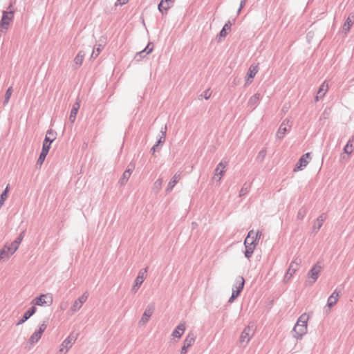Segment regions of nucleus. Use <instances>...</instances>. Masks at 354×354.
Returning <instances> with one entry per match:
<instances>
[{"mask_svg":"<svg viewBox=\"0 0 354 354\" xmlns=\"http://www.w3.org/2000/svg\"><path fill=\"white\" fill-rule=\"evenodd\" d=\"M15 10L12 4L10 3L7 10L2 12V17L0 20V32L4 33L8 29L10 24L14 18Z\"/></svg>","mask_w":354,"mask_h":354,"instance_id":"f257e3e1","label":"nucleus"},{"mask_svg":"<svg viewBox=\"0 0 354 354\" xmlns=\"http://www.w3.org/2000/svg\"><path fill=\"white\" fill-rule=\"evenodd\" d=\"M250 234L254 235L253 230H251L248 232L247 237L244 240V245L245 248L244 254L247 259H250L252 257L254 250L258 243L259 239L261 236V232H257L255 234V239L252 240V242H249L250 239Z\"/></svg>","mask_w":354,"mask_h":354,"instance_id":"f03ea898","label":"nucleus"},{"mask_svg":"<svg viewBox=\"0 0 354 354\" xmlns=\"http://www.w3.org/2000/svg\"><path fill=\"white\" fill-rule=\"evenodd\" d=\"M53 303L52 296L48 295L41 294L39 296L36 297L31 302L32 306H44L45 304L50 305Z\"/></svg>","mask_w":354,"mask_h":354,"instance_id":"7ed1b4c3","label":"nucleus"},{"mask_svg":"<svg viewBox=\"0 0 354 354\" xmlns=\"http://www.w3.org/2000/svg\"><path fill=\"white\" fill-rule=\"evenodd\" d=\"M56 131H55L52 129H49L48 130H47L45 138L43 141L42 148L50 150L51 147V144L56 139Z\"/></svg>","mask_w":354,"mask_h":354,"instance_id":"20e7f679","label":"nucleus"},{"mask_svg":"<svg viewBox=\"0 0 354 354\" xmlns=\"http://www.w3.org/2000/svg\"><path fill=\"white\" fill-rule=\"evenodd\" d=\"M310 155V152L303 154L296 163L293 171L297 172L298 171L303 170L308 164V160L311 159Z\"/></svg>","mask_w":354,"mask_h":354,"instance_id":"39448f33","label":"nucleus"},{"mask_svg":"<svg viewBox=\"0 0 354 354\" xmlns=\"http://www.w3.org/2000/svg\"><path fill=\"white\" fill-rule=\"evenodd\" d=\"M147 272V268L141 269L138 273V275L134 281V283L131 288V292L136 293L140 286L142 284L145 279V276Z\"/></svg>","mask_w":354,"mask_h":354,"instance_id":"423d86ee","label":"nucleus"},{"mask_svg":"<svg viewBox=\"0 0 354 354\" xmlns=\"http://www.w3.org/2000/svg\"><path fill=\"white\" fill-rule=\"evenodd\" d=\"M322 269V267L320 265V263L318 261L308 271L307 275L309 278L313 279V281L310 282V285L313 284L317 281Z\"/></svg>","mask_w":354,"mask_h":354,"instance_id":"0eeeda50","label":"nucleus"},{"mask_svg":"<svg viewBox=\"0 0 354 354\" xmlns=\"http://www.w3.org/2000/svg\"><path fill=\"white\" fill-rule=\"evenodd\" d=\"M155 309V304L153 303H151L148 304L147 308H145L144 313L142 314V316L139 321L140 325H144L145 324L149 319V318L153 315V313Z\"/></svg>","mask_w":354,"mask_h":354,"instance_id":"6e6552de","label":"nucleus"},{"mask_svg":"<svg viewBox=\"0 0 354 354\" xmlns=\"http://www.w3.org/2000/svg\"><path fill=\"white\" fill-rule=\"evenodd\" d=\"M135 167H136V165L133 162H131L127 165V167L126 170L124 171L122 177L119 180V183L121 185H125L127 183V182L128 181L129 178L131 176L133 171L135 169Z\"/></svg>","mask_w":354,"mask_h":354,"instance_id":"1a4fd4ad","label":"nucleus"},{"mask_svg":"<svg viewBox=\"0 0 354 354\" xmlns=\"http://www.w3.org/2000/svg\"><path fill=\"white\" fill-rule=\"evenodd\" d=\"M196 337L193 333H189L183 341V345L180 354H186L188 348L194 343Z\"/></svg>","mask_w":354,"mask_h":354,"instance_id":"9d476101","label":"nucleus"},{"mask_svg":"<svg viewBox=\"0 0 354 354\" xmlns=\"http://www.w3.org/2000/svg\"><path fill=\"white\" fill-rule=\"evenodd\" d=\"M259 71V64L257 65L252 64L247 73L246 77H245V86H247L250 85L254 77H255L256 74L258 73Z\"/></svg>","mask_w":354,"mask_h":354,"instance_id":"9b49d317","label":"nucleus"},{"mask_svg":"<svg viewBox=\"0 0 354 354\" xmlns=\"http://www.w3.org/2000/svg\"><path fill=\"white\" fill-rule=\"evenodd\" d=\"M300 263H301V260L297 261V259H296L290 263L289 268H288V270L286 271L285 276H284L285 281L289 280L292 277V275L298 270Z\"/></svg>","mask_w":354,"mask_h":354,"instance_id":"f8f14e48","label":"nucleus"},{"mask_svg":"<svg viewBox=\"0 0 354 354\" xmlns=\"http://www.w3.org/2000/svg\"><path fill=\"white\" fill-rule=\"evenodd\" d=\"M291 124L292 122L290 121V119L286 118L285 120H283L277 132V137L278 138V139L282 140L283 138L284 135L288 131L286 126L288 125L291 127Z\"/></svg>","mask_w":354,"mask_h":354,"instance_id":"ddd939ff","label":"nucleus"},{"mask_svg":"<svg viewBox=\"0 0 354 354\" xmlns=\"http://www.w3.org/2000/svg\"><path fill=\"white\" fill-rule=\"evenodd\" d=\"M307 333V326L305 325L296 324L292 329V333L294 337L296 339H301L304 335Z\"/></svg>","mask_w":354,"mask_h":354,"instance_id":"4468645a","label":"nucleus"},{"mask_svg":"<svg viewBox=\"0 0 354 354\" xmlns=\"http://www.w3.org/2000/svg\"><path fill=\"white\" fill-rule=\"evenodd\" d=\"M153 44L152 42H149L143 50L136 53L135 59L137 61H140V59L145 58L147 55L151 53L153 51Z\"/></svg>","mask_w":354,"mask_h":354,"instance_id":"2eb2a0df","label":"nucleus"},{"mask_svg":"<svg viewBox=\"0 0 354 354\" xmlns=\"http://www.w3.org/2000/svg\"><path fill=\"white\" fill-rule=\"evenodd\" d=\"M37 311L35 306H31L28 310L24 314L22 317L16 324L17 326H19L26 322L30 317H32Z\"/></svg>","mask_w":354,"mask_h":354,"instance_id":"dca6fc26","label":"nucleus"},{"mask_svg":"<svg viewBox=\"0 0 354 354\" xmlns=\"http://www.w3.org/2000/svg\"><path fill=\"white\" fill-rule=\"evenodd\" d=\"M226 165H227V163L225 162V164L223 163V161L220 162L215 170H214V178H216V176L218 177V178L216 179L217 181H219L222 176H223V174H225V167H226Z\"/></svg>","mask_w":354,"mask_h":354,"instance_id":"f3484780","label":"nucleus"},{"mask_svg":"<svg viewBox=\"0 0 354 354\" xmlns=\"http://www.w3.org/2000/svg\"><path fill=\"white\" fill-rule=\"evenodd\" d=\"M245 286V279L242 276H239L236 277L235 280V283L233 285L232 290L235 292H239V294L242 292Z\"/></svg>","mask_w":354,"mask_h":354,"instance_id":"a211bd4d","label":"nucleus"},{"mask_svg":"<svg viewBox=\"0 0 354 354\" xmlns=\"http://www.w3.org/2000/svg\"><path fill=\"white\" fill-rule=\"evenodd\" d=\"M250 328L249 326H248V327L245 328L241 333L239 342L241 344H245L244 346H245L249 343V342L250 340Z\"/></svg>","mask_w":354,"mask_h":354,"instance_id":"6ab92c4d","label":"nucleus"},{"mask_svg":"<svg viewBox=\"0 0 354 354\" xmlns=\"http://www.w3.org/2000/svg\"><path fill=\"white\" fill-rule=\"evenodd\" d=\"M353 20H354V14L351 13L348 15V17H347V19H346V21L343 25V27H342V29H343L342 32L345 35H346L349 32L351 26H353V24L354 23Z\"/></svg>","mask_w":354,"mask_h":354,"instance_id":"aec40b11","label":"nucleus"},{"mask_svg":"<svg viewBox=\"0 0 354 354\" xmlns=\"http://www.w3.org/2000/svg\"><path fill=\"white\" fill-rule=\"evenodd\" d=\"M186 329L185 323L180 322L173 330L171 335L174 337L180 338L183 335Z\"/></svg>","mask_w":354,"mask_h":354,"instance_id":"412c9836","label":"nucleus"},{"mask_svg":"<svg viewBox=\"0 0 354 354\" xmlns=\"http://www.w3.org/2000/svg\"><path fill=\"white\" fill-rule=\"evenodd\" d=\"M231 27H232V23L229 20L225 24V25L223 26L222 29L220 30V32L217 35L216 39H217L218 41H220L222 38H224L226 37V35L227 34V30H230L231 29Z\"/></svg>","mask_w":354,"mask_h":354,"instance_id":"4be33fe9","label":"nucleus"},{"mask_svg":"<svg viewBox=\"0 0 354 354\" xmlns=\"http://www.w3.org/2000/svg\"><path fill=\"white\" fill-rule=\"evenodd\" d=\"M339 292L340 290L338 291L337 288H336L331 294V295L328 298L327 306L329 308H331L336 304L339 299Z\"/></svg>","mask_w":354,"mask_h":354,"instance_id":"5701e85b","label":"nucleus"},{"mask_svg":"<svg viewBox=\"0 0 354 354\" xmlns=\"http://www.w3.org/2000/svg\"><path fill=\"white\" fill-rule=\"evenodd\" d=\"M326 218V214L325 213H322L319 215L315 221V225L313 227V232L315 233H317L319 229L322 227L324 221Z\"/></svg>","mask_w":354,"mask_h":354,"instance_id":"b1692460","label":"nucleus"},{"mask_svg":"<svg viewBox=\"0 0 354 354\" xmlns=\"http://www.w3.org/2000/svg\"><path fill=\"white\" fill-rule=\"evenodd\" d=\"M180 178V173L177 172L174 174V176L171 178V179L170 180V181L169 182V183L167 185V187L166 189L167 192H171V190L173 189L174 186L177 184Z\"/></svg>","mask_w":354,"mask_h":354,"instance_id":"393cba45","label":"nucleus"},{"mask_svg":"<svg viewBox=\"0 0 354 354\" xmlns=\"http://www.w3.org/2000/svg\"><path fill=\"white\" fill-rule=\"evenodd\" d=\"M3 250H5L6 254V259H9V257L12 255L18 249L17 246L13 245V243L6 244L3 248Z\"/></svg>","mask_w":354,"mask_h":354,"instance_id":"a878e982","label":"nucleus"},{"mask_svg":"<svg viewBox=\"0 0 354 354\" xmlns=\"http://www.w3.org/2000/svg\"><path fill=\"white\" fill-rule=\"evenodd\" d=\"M260 97L261 95L258 93L251 96L248 102V106L252 108V109H254L258 105Z\"/></svg>","mask_w":354,"mask_h":354,"instance_id":"bb28decb","label":"nucleus"},{"mask_svg":"<svg viewBox=\"0 0 354 354\" xmlns=\"http://www.w3.org/2000/svg\"><path fill=\"white\" fill-rule=\"evenodd\" d=\"M48 152H49V150L45 149L44 148L41 149V151L40 152L39 158L36 162L37 167H41L43 165Z\"/></svg>","mask_w":354,"mask_h":354,"instance_id":"cd10ccee","label":"nucleus"},{"mask_svg":"<svg viewBox=\"0 0 354 354\" xmlns=\"http://www.w3.org/2000/svg\"><path fill=\"white\" fill-rule=\"evenodd\" d=\"M354 142V136H352L344 147V153L350 155L352 153V147Z\"/></svg>","mask_w":354,"mask_h":354,"instance_id":"c85d7f7f","label":"nucleus"},{"mask_svg":"<svg viewBox=\"0 0 354 354\" xmlns=\"http://www.w3.org/2000/svg\"><path fill=\"white\" fill-rule=\"evenodd\" d=\"M41 335L35 330L29 338V343L32 345L35 344L41 339Z\"/></svg>","mask_w":354,"mask_h":354,"instance_id":"c756f323","label":"nucleus"},{"mask_svg":"<svg viewBox=\"0 0 354 354\" xmlns=\"http://www.w3.org/2000/svg\"><path fill=\"white\" fill-rule=\"evenodd\" d=\"M84 56L85 53L83 50L79 51L77 55L75 56L74 62L77 66H80L82 64Z\"/></svg>","mask_w":354,"mask_h":354,"instance_id":"7c9ffc66","label":"nucleus"},{"mask_svg":"<svg viewBox=\"0 0 354 354\" xmlns=\"http://www.w3.org/2000/svg\"><path fill=\"white\" fill-rule=\"evenodd\" d=\"M9 190H10V185L8 184V185H7L5 189L2 192V193L0 196V208L3 206L5 201L6 200Z\"/></svg>","mask_w":354,"mask_h":354,"instance_id":"2f4dec72","label":"nucleus"},{"mask_svg":"<svg viewBox=\"0 0 354 354\" xmlns=\"http://www.w3.org/2000/svg\"><path fill=\"white\" fill-rule=\"evenodd\" d=\"M328 90V84H326V82H324L319 86L317 94L320 95V97H323Z\"/></svg>","mask_w":354,"mask_h":354,"instance_id":"473e14b6","label":"nucleus"},{"mask_svg":"<svg viewBox=\"0 0 354 354\" xmlns=\"http://www.w3.org/2000/svg\"><path fill=\"white\" fill-rule=\"evenodd\" d=\"M165 2H163V0H162L159 3H158V10L160 11V12H161L162 15H165V14H167V10H169V6H168V4L167 5H165Z\"/></svg>","mask_w":354,"mask_h":354,"instance_id":"72a5a7b5","label":"nucleus"},{"mask_svg":"<svg viewBox=\"0 0 354 354\" xmlns=\"http://www.w3.org/2000/svg\"><path fill=\"white\" fill-rule=\"evenodd\" d=\"M308 320V317L306 313H304L298 318L296 324H301V326L305 325V326H307Z\"/></svg>","mask_w":354,"mask_h":354,"instance_id":"f704fd0d","label":"nucleus"},{"mask_svg":"<svg viewBox=\"0 0 354 354\" xmlns=\"http://www.w3.org/2000/svg\"><path fill=\"white\" fill-rule=\"evenodd\" d=\"M102 48H103V46L101 44H99L97 47L94 48L93 50L91 58L95 59L99 55V54L102 51Z\"/></svg>","mask_w":354,"mask_h":354,"instance_id":"c9c22d12","label":"nucleus"},{"mask_svg":"<svg viewBox=\"0 0 354 354\" xmlns=\"http://www.w3.org/2000/svg\"><path fill=\"white\" fill-rule=\"evenodd\" d=\"M164 143H165V142H163L162 139L158 138L156 143L150 149L151 153L154 154L158 150V147L160 145H162Z\"/></svg>","mask_w":354,"mask_h":354,"instance_id":"e433bc0d","label":"nucleus"},{"mask_svg":"<svg viewBox=\"0 0 354 354\" xmlns=\"http://www.w3.org/2000/svg\"><path fill=\"white\" fill-rule=\"evenodd\" d=\"M306 213H307V209L304 206L301 207L297 212V219L303 220L304 218V217L306 216Z\"/></svg>","mask_w":354,"mask_h":354,"instance_id":"4c0bfd02","label":"nucleus"},{"mask_svg":"<svg viewBox=\"0 0 354 354\" xmlns=\"http://www.w3.org/2000/svg\"><path fill=\"white\" fill-rule=\"evenodd\" d=\"M12 87L10 86L6 90V93H5L4 100H3V104H7L9 102L10 98L11 95H12Z\"/></svg>","mask_w":354,"mask_h":354,"instance_id":"58836bf2","label":"nucleus"},{"mask_svg":"<svg viewBox=\"0 0 354 354\" xmlns=\"http://www.w3.org/2000/svg\"><path fill=\"white\" fill-rule=\"evenodd\" d=\"M250 185H248L247 183H245L240 190L239 196L241 197L248 194L250 190Z\"/></svg>","mask_w":354,"mask_h":354,"instance_id":"ea45409f","label":"nucleus"},{"mask_svg":"<svg viewBox=\"0 0 354 354\" xmlns=\"http://www.w3.org/2000/svg\"><path fill=\"white\" fill-rule=\"evenodd\" d=\"M24 236V232H21L20 234L16 238V239L12 242V243H13V245H15V246L19 248L20 243H21V241L23 240Z\"/></svg>","mask_w":354,"mask_h":354,"instance_id":"a19ab883","label":"nucleus"},{"mask_svg":"<svg viewBox=\"0 0 354 354\" xmlns=\"http://www.w3.org/2000/svg\"><path fill=\"white\" fill-rule=\"evenodd\" d=\"M82 304H80L79 301L77 300H75L73 305L71 306V310L73 311V312H76L78 310L80 309V308L82 307Z\"/></svg>","mask_w":354,"mask_h":354,"instance_id":"79ce46f5","label":"nucleus"},{"mask_svg":"<svg viewBox=\"0 0 354 354\" xmlns=\"http://www.w3.org/2000/svg\"><path fill=\"white\" fill-rule=\"evenodd\" d=\"M77 114V112L75 111V109H72L71 110V113H70V115H69V120L71 122L73 123L75 122V120L76 119Z\"/></svg>","mask_w":354,"mask_h":354,"instance_id":"37998d69","label":"nucleus"},{"mask_svg":"<svg viewBox=\"0 0 354 354\" xmlns=\"http://www.w3.org/2000/svg\"><path fill=\"white\" fill-rule=\"evenodd\" d=\"M266 156V149H261V150L259 152V153H258V156H257V158L258 160H259L260 161H262V160H263V159L265 158Z\"/></svg>","mask_w":354,"mask_h":354,"instance_id":"c03bdc74","label":"nucleus"},{"mask_svg":"<svg viewBox=\"0 0 354 354\" xmlns=\"http://www.w3.org/2000/svg\"><path fill=\"white\" fill-rule=\"evenodd\" d=\"M167 129V126L166 125L164 127H162L161 129H160L161 136H160L159 138L162 139L163 142H165Z\"/></svg>","mask_w":354,"mask_h":354,"instance_id":"a18cd8bd","label":"nucleus"},{"mask_svg":"<svg viewBox=\"0 0 354 354\" xmlns=\"http://www.w3.org/2000/svg\"><path fill=\"white\" fill-rule=\"evenodd\" d=\"M212 93L210 92V89H206L203 93L201 95V97H204L205 100L209 99L211 97Z\"/></svg>","mask_w":354,"mask_h":354,"instance_id":"49530a36","label":"nucleus"},{"mask_svg":"<svg viewBox=\"0 0 354 354\" xmlns=\"http://www.w3.org/2000/svg\"><path fill=\"white\" fill-rule=\"evenodd\" d=\"M46 324L44 322H43L41 324L39 325V329L38 330H36L38 333H41V335H42L43 333L45 331V330L46 329Z\"/></svg>","mask_w":354,"mask_h":354,"instance_id":"de8ad7c7","label":"nucleus"},{"mask_svg":"<svg viewBox=\"0 0 354 354\" xmlns=\"http://www.w3.org/2000/svg\"><path fill=\"white\" fill-rule=\"evenodd\" d=\"M86 299H87V295H86V294L84 293L82 296H80L78 299H77L76 300H77L80 304H83L86 301Z\"/></svg>","mask_w":354,"mask_h":354,"instance_id":"09e8293b","label":"nucleus"},{"mask_svg":"<svg viewBox=\"0 0 354 354\" xmlns=\"http://www.w3.org/2000/svg\"><path fill=\"white\" fill-rule=\"evenodd\" d=\"M4 258H6V254L5 252V250H3L2 248L0 250V261L1 259H3Z\"/></svg>","mask_w":354,"mask_h":354,"instance_id":"8fccbe9b","label":"nucleus"},{"mask_svg":"<svg viewBox=\"0 0 354 354\" xmlns=\"http://www.w3.org/2000/svg\"><path fill=\"white\" fill-rule=\"evenodd\" d=\"M80 102L77 101V102L73 104V108H72V109H75V111L78 112V110H79V109H80Z\"/></svg>","mask_w":354,"mask_h":354,"instance_id":"3c124183","label":"nucleus"},{"mask_svg":"<svg viewBox=\"0 0 354 354\" xmlns=\"http://www.w3.org/2000/svg\"><path fill=\"white\" fill-rule=\"evenodd\" d=\"M240 295V294L239 293V292H235L232 290V297H233V299H236Z\"/></svg>","mask_w":354,"mask_h":354,"instance_id":"603ef678","label":"nucleus"},{"mask_svg":"<svg viewBox=\"0 0 354 354\" xmlns=\"http://www.w3.org/2000/svg\"><path fill=\"white\" fill-rule=\"evenodd\" d=\"M128 1L129 0H117L118 3L121 6L126 4Z\"/></svg>","mask_w":354,"mask_h":354,"instance_id":"864d4df0","label":"nucleus"},{"mask_svg":"<svg viewBox=\"0 0 354 354\" xmlns=\"http://www.w3.org/2000/svg\"><path fill=\"white\" fill-rule=\"evenodd\" d=\"M245 3H246V0H241L239 7H241V8H243V6H245Z\"/></svg>","mask_w":354,"mask_h":354,"instance_id":"5fc2aeb1","label":"nucleus"},{"mask_svg":"<svg viewBox=\"0 0 354 354\" xmlns=\"http://www.w3.org/2000/svg\"><path fill=\"white\" fill-rule=\"evenodd\" d=\"M320 98H321V97H320V95H317H317H316V96H315V102H318V101L319 100V99H320Z\"/></svg>","mask_w":354,"mask_h":354,"instance_id":"6e6d98bb","label":"nucleus"},{"mask_svg":"<svg viewBox=\"0 0 354 354\" xmlns=\"http://www.w3.org/2000/svg\"><path fill=\"white\" fill-rule=\"evenodd\" d=\"M235 300V299H233V297L231 296L230 297V299H228V303H232Z\"/></svg>","mask_w":354,"mask_h":354,"instance_id":"4d7b16f0","label":"nucleus"},{"mask_svg":"<svg viewBox=\"0 0 354 354\" xmlns=\"http://www.w3.org/2000/svg\"><path fill=\"white\" fill-rule=\"evenodd\" d=\"M166 4H168L169 2H174V0H163Z\"/></svg>","mask_w":354,"mask_h":354,"instance_id":"13d9d810","label":"nucleus"},{"mask_svg":"<svg viewBox=\"0 0 354 354\" xmlns=\"http://www.w3.org/2000/svg\"><path fill=\"white\" fill-rule=\"evenodd\" d=\"M64 350H65V348H64V347L61 346V348H60V349H59V353H64V351H65Z\"/></svg>","mask_w":354,"mask_h":354,"instance_id":"bf43d9fd","label":"nucleus"},{"mask_svg":"<svg viewBox=\"0 0 354 354\" xmlns=\"http://www.w3.org/2000/svg\"><path fill=\"white\" fill-rule=\"evenodd\" d=\"M253 239H255V236H252V234H250V241L249 242H252V240Z\"/></svg>","mask_w":354,"mask_h":354,"instance_id":"052dcab7","label":"nucleus"},{"mask_svg":"<svg viewBox=\"0 0 354 354\" xmlns=\"http://www.w3.org/2000/svg\"><path fill=\"white\" fill-rule=\"evenodd\" d=\"M241 10H242V8H241V7H239L238 10H237V14L238 15L241 12Z\"/></svg>","mask_w":354,"mask_h":354,"instance_id":"680f3d73","label":"nucleus"}]
</instances>
